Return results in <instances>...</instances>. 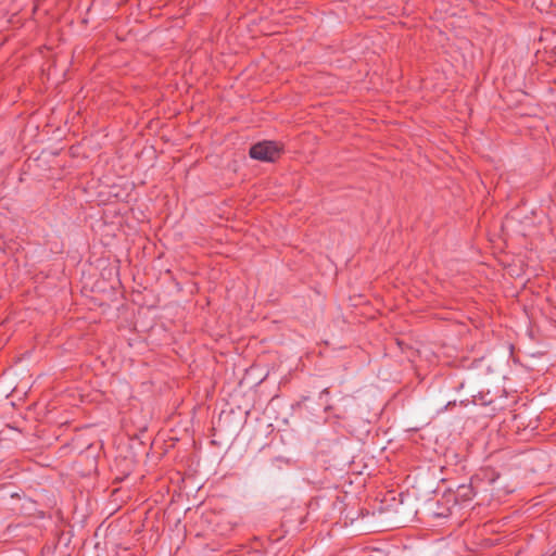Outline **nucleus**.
Wrapping results in <instances>:
<instances>
[{"instance_id":"1","label":"nucleus","mask_w":556,"mask_h":556,"mask_svg":"<svg viewBox=\"0 0 556 556\" xmlns=\"http://www.w3.org/2000/svg\"><path fill=\"white\" fill-rule=\"evenodd\" d=\"M282 147L275 141H262L253 144L250 156L263 162H275L281 154Z\"/></svg>"},{"instance_id":"2","label":"nucleus","mask_w":556,"mask_h":556,"mask_svg":"<svg viewBox=\"0 0 556 556\" xmlns=\"http://www.w3.org/2000/svg\"><path fill=\"white\" fill-rule=\"evenodd\" d=\"M472 482L473 479H471L469 485H459L457 489V495L462 497L464 501L471 500L476 494V492L473 491Z\"/></svg>"}]
</instances>
